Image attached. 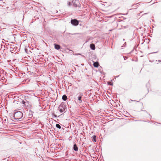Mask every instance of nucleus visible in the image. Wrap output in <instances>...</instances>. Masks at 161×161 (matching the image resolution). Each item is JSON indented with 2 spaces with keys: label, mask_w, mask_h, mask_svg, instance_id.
Returning <instances> with one entry per match:
<instances>
[{
  "label": "nucleus",
  "mask_w": 161,
  "mask_h": 161,
  "mask_svg": "<svg viewBox=\"0 0 161 161\" xmlns=\"http://www.w3.org/2000/svg\"><path fill=\"white\" fill-rule=\"evenodd\" d=\"M23 116V113L20 111L15 112L14 115V117L16 119H19L22 118Z\"/></svg>",
  "instance_id": "f257e3e1"
},
{
  "label": "nucleus",
  "mask_w": 161,
  "mask_h": 161,
  "mask_svg": "<svg viewBox=\"0 0 161 161\" xmlns=\"http://www.w3.org/2000/svg\"><path fill=\"white\" fill-rule=\"evenodd\" d=\"M72 2L73 5L75 7H80V0H73Z\"/></svg>",
  "instance_id": "f03ea898"
},
{
  "label": "nucleus",
  "mask_w": 161,
  "mask_h": 161,
  "mask_svg": "<svg viewBox=\"0 0 161 161\" xmlns=\"http://www.w3.org/2000/svg\"><path fill=\"white\" fill-rule=\"evenodd\" d=\"M71 23L74 25L77 26L79 24L78 20L76 19H71Z\"/></svg>",
  "instance_id": "7ed1b4c3"
},
{
  "label": "nucleus",
  "mask_w": 161,
  "mask_h": 161,
  "mask_svg": "<svg viewBox=\"0 0 161 161\" xmlns=\"http://www.w3.org/2000/svg\"><path fill=\"white\" fill-rule=\"evenodd\" d=\"M58 109L61 113L63 112L65 110L64 106L63 104L60 105L58 107Z\"/></svg>",
  "instance_id": "20e7f679"
},
{
  "label": "nucleus",
  "mask_w": 161,
  "mask_h": 161,
  "mask_svg": "<svg viewBox=\"0 0 161 161\" xmlns=\"http://www.w3.org/2000/svg\"><path fill=\"white\" fill-rule=\"evenodd\" d=\"M99 65V64L98 62H95L93 63V66L95 67H98Z\"/></svg>",
  "instance_id": "39448f33"
},
{
  "label": "nucleus",
  "mask_w": 161,
  "mask_h": 161,
  "mask_svg": "<svg viewBox=\"0 0 161 161\" xmlns=\"http://www.w3.org/2000/svg\"><path fill=\"white\" fill-rule=\"evenodd\" d=\"M54 47L57 50L59 49L60 48V46L57 44H54Z\"/></svg>",
  "instance_id": "423d86ee"
},
{
  "label": "nucleus",
  "mask_w": 161,
  "mask_h": 161,
  "mask_svg": "<svg viewBox=\"0 0 161 161\" xmlns=\"http://www.w3.org/2000/svg\"><path fill=\"white\" fill-rule=\"evenodd\" d=\"M90 47L92 49L94 50L95 48V45L93 44H90Z\"/></svg>",
  "instance_id": "0eeeda50"
},
{
  "label": "nucleus",
  "mask_w": 161,
  "mask_h": 161,
  "mask_svg": "<svg viewBox=\"0 0 161 161\" xmlns=\"http://www.w3.org/2000/svg\"><path fill=\"white\" fill-rule=\"evenodd\" d=\"M83 96V95L81 94V95H80V96L79 97H78V100L79 101L80 103H81L82 102V100L81 99L82 98V96Z\"/></svg>",
  "instance_id": "6e6552de"
},
{
  "label": "nucleus",
  "mask_w": 161,
  "mask_h": 161,
  "mask_svg": "<svg viewBox=\"0 0 161 161\" xmlns=\"http://www.w3.org/2000/svg\"><path fill=\"white\" fill-rule=\"evenodd\" d=\"M73 149L75 151H77L78 150V148L76 144H75L74 145Z\"/></svg>",
  "instance_id": "1a4fd4ad"
},
{
  "label": "nucleus",
  "mask_w": 161,
  "mask_h": 161,
  "mask_svg": "<svg viewBox=\"0 0 161 161\" xmlns=\"http://www.w3.org/2000/svg\"><path fill=\"white\" fill-rule=\"evenodd\" d=\"M92 141H94V142H96V136H92Z\"/></svg>",
  "instance_id": "9d476101"
},
{
  "label": "nucleus",
  "mask_w": 161,
  "mask_h": 161,
  "mask_svg": "<svg viewBox=\"0 0 161 161\" xmlns=\"http://www.w3.org/2000/svg\"><path fill=\"white\" fill-rule=\"evenodd\" d=\"M62 99L66 101L67 99V97L65 95H64L62 96Z\"/></svg>",
  "instance_id": "9b49d317"
},
{
  "label": "nucleus",
  "mask_w": 161,
  "mask_h": 161,
  "mask_svg": "<svg viewBox=\"0 0 161 161\" xmlns=\"http://www.w3.org/2000/svg\"><path fill=\"white\" fill-rule=\"evenodd\" d=\"M56 126L57 128H58L59 129H60L61 128L60 125H59L58 124H57L56 125Z\"/></svg>",
  "instance_id": "f8f14e48"
}]
</instances>
